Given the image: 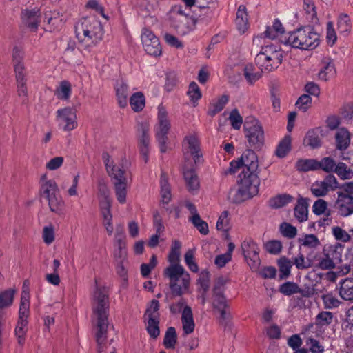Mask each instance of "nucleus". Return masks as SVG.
Segmentation results:
<instances>
[{
	"mask_svg": "<svg viewBox=\"0 0 353 353\" xmlns=\"http://www.w3.org/2000/svg\"><path fill=\"white\" fill-rule=\"evenodd\" d=\"M333 314L330 312L323 311L319 312L315 318V324L319 327L329 325L333 321Z\"/></svg>",
	"mask_w": 353,
	"mask_h": 353,
	"instance_id": "41",
	"label": "nucleus"
},
{
	"mask_svg": "<svg viewBox=\"0 0 353 353\" xmlns=\"http://www.w3.org/2000/svg\"><path fill=\"white\" fill-rule=\"evenodd\" d=\"M177 341L176 332L174 327H170L165 332L163 345L167 349H174Z\"/></svg>",
	"mask_w": 353,
	"mask_h": 353,
	"instance_id": "37",
	"label": "nucleus"
},
{
	"mask_svg": "<svg viewBox=\"0 0 353 353\" xmlns=\"http://www.w3.org/2000/svg\"><path fill=\"white\" fill-rule=\"evenodd\" d=\"M319 161L315 159H300L296 163L297 170L307 172L310 170H318Z\"/></svg>",
	"mask_w": 353,
	"mask_h": 353,
	"instance_id": "33",
	"label": "nucleus"
},
{
	"mask_svg": "<svg viewBox=\"0 0 353 353\" xmlns=\"http://www.w3.org/2000/svg\"><path fill=\"white\" fill-rule=\"evenodd\" d=\"M303 9L307 14V19L312 23H316L318 21V19L313 0H303Z\"/></svg>",
	"mask_w": 353,
	"mask_h": 353,
	"instance_id": "40",
	"label": "nucleus"
},
{
	"mask_svg": "<svg viewBox=\"0 0 353 353\" xmlns=\"http://www.w3.org/2000/svg\"><path fill=\"white\" fill-rule=\"evenodd\" d=\"M312 103V98L308 94H302L296 102V106L299 110L306 112Z\"/></svg>",
	"mask_w": 353,
	"mask_h": 353,
	"instance_id": "60",
	"label": "nucleus"
},
{
	"mask_svg": "<svg viewBox=\"0 0 353 353\" xmlns=\"http://www.w3.org/2000/svg\"><path fill=\"white\" fill-rule=\"evenodd\" d=\"M108 317L97 318V343H103L107 339Z\"/></svg>",
	"mask_w": 353,
	"mask_h": 353,
	"instance_id": "22",
	"label": "nucleus"
},
{
	"mask_svg": "<svg viewBox=\"0 0 353 353\" xmlns=\"http://www.w3.org/2000/svg\"><path fill=\"white\" fill-rule=\"evenodd\" d=\"M28 321H18L17 325L14 330V334L17 339V343L21 346H23L25 343L26 335L28 330Z\"/></svg>",
	"mask_w": 353,
	"mask_h": 353,
	"instance_id": "35",
	"label": "nucleus"
},
{
	"mask_svg": "<svg viewBox=\"0 0 353 353\" xmlns=\"http://www.w3.org/2000/svg\"><path fill=\"white\" fill-rule=\"evenodd\" d=\"M293 197L287 194H279L269 200V205L272 208L277 209L282 208L292 202Z\"/></svg>",
	"mask_w": 353,
	"mask_h": 353,
	"instance_id": "29",
	"label": "nucleus"
},
{
	"mask_svg": "<svg viewBox=\"0 0 353 353\" xmlns=\"http://www.w3.org/2000/svg\"><path fill=\"white\" fill-rule=\"evenodd\" d=\"M150 137H139V149L145 163H147L149 153Z\"/></svg>",
	"mask_w": 353,
	"mask_h": 353,
	"instance_id": "58",
	"label": "nucleus"
},
{
	"mask_svg": "<svg viewBox=\"0 0 353 353\" xmlns=\"http://www.w3.org/2000/svg\"><path fill=\"white\" fill-rule=\"evenodd\" d=\"M312 194L316 197L325 196L329 192V190L322 181H316L311 185Z\"/></svg>",
	"mask_w": 353,
	"mask_h": 353,
	"instance_id": "45",
	"label": "nucleus"
},
{
	"mask_svg": "<svg viewBox=\"0 0 353 353\" xmlns=\"http://www.w3.org/2000/svg\"><path fill=\"white\" fill-rule=\"evenodd\" d=\"M341 248L339 243L334 246H330L327 249H323V255L319 259L316 267L323 270H331L335 268L334 259H339L340 254L337 252V248Z\"/></svg>",
	"mask_w": 353,
	"mask_h": 353,
	"instance_id": "14",
	"label": "nucleus"
},
{
	"mask_svg": "<svg viewBox=\"0 0 353 353\" xmlns=\"http://www.w3.org/2000/svg\"><path fill=\"white\" fill-rule=\"evenodd\" d=\"M306 344L309 346L312 353H324V347L318 340L309 337L306 341Z\"/></svg>",
	"mask_w": 353,
	"mask_h": 353,
	"instance_id": "63",
	"label": "nucleus"
},
{
	"mask_svg": "<svg viewBox=\"0 0 353 353\" xmlns=\"http://www.w3.org/2000/svg\"><path fill=\"white\" fill-rule=\"evenodd\" d=\"M278 266L281 272L280 279H283L288 277L292 266V262L286 257H282L278 261Z\"/></svg>",
	"mask_w": 353,
	"mask_h": 353,
	"instance_id": "42",
	"label": "nucleus"
},
{
	"mask_svg": "<svg viewBox=\"0 0 353 353\" xmlns=\"http://www.w3.org/2000/svg\"><path fill=\"white\" fill-rule=\"evenodd\" d=\"M14 290H8L0 293V309L9 307L12 304Z\"/></svg>",
	"mask_w": 353,
	"mask_h": 353,
	"instance_id": "48",
	"label": "nucleus"
},
{
	"mask_svg": "<svg viewBox=\"0 0 353 353\" xmlns=\"http://www.w3.org/2000/svg\"><path fill=\"white\" fill-rule=\"evenodd\" d=\"M130 105L134 112H140L145 107V97L141 92L134 93L130 98Z\"/></svg>",
	"mask_w": 353,
	"mask_h": 353,
	"instance_id": "32",
	"label": "nucleus"
},
{
	"mask_svg": "<svg viewBox=\"0 0 353 353\" xmlns=\"http://www.w3.org/2000/svg\"><path fill=\"white\" fill-rule=\"evenodd\" d=\"M170 279L169 286L174 296H181L190 283V275L179 263L170 264L163 271Z\"/></svg>",
	"mask_w": 353,
	"mask_h": 353,
	"instance_id": "3",
	"label": "nucleus"
},
{
	"mask_svg": "<svg viewBox=\"0 0 353 353\" xmlns=\"http://www.w3.org/2000/svg\"><path fill=\"white\" fill-rule=\"evenodd\" d=\"M14 69L15 72L16 80L17 83L18 93L19 96L27 95V88L26 86V72L23 64H14Z\"/></svg>",
	"mask_w": 353,
	"mask_h": 353,
	"instance_id": "18",
	"label": "nucleus"
},
{
	"mask_svg": "<svg viewBox=\"0 0 353 353\" xmlns=\"http://www.w3.org/2000/svg\"><path fill=\"white\" fill-rule=\"evenodd\" d=\"M336 148L339 150H344L347 148L350 143V133L344 128L339 129L336 135Z\"/></svg>",
	"mask_w": 353,
	"mask_h": 353,
	"instance_id": "26",
	"label": "nucleus"
},
{
	"mask_svg": "<svg viewBox=\"0 0 353 353\" xmlns=\"http://www.w3.org/2000/svg\"><path fill=\"white\" fill-rule=\"evenodd\" d=\"M339 294L345 301H353V278H345L339 283Z\"/></svg>",
	"mask_w": 353,
	"mask_h": 353,
	"instance_id": "19",
	"label": "nucleus"
},
{
	"mask_svg": "<svg viewBox=\"0 0 353 353\" xmlns=\"http://www.w3.org/2000/svg\"><path fill=\"white\" fill-rule=\"evenodd\" d=\"M229 101V97L226 94L221 96L217 101L212 103L208 110V114L213 117L217 113L220 112L228 103Z\"/></svg>",
	"mask_w": 353,
	"mask_h": 353,
	"instance_id": "38",
	"label": "nucleus"
},
{
	"mask_svg": "<svg viewBox=\"0 0 353 353\" xmlns=\"http://www.w3.org/2000/svg\"><path fill=\"white\" fill-rule=\"evenodd\" d=\"M332 233L336 240L347 243L350 241L351 235L339 226H334L332 228Z\"/></svg>",
	"mask_w": 353,
	"mask_h": 353,
	"instance_id": "47",
	"label": "nucleus"
},
{
	"mask_svg": "<svg viewBox=\"0 0 353 353\" xmlns=\"http://www.w3.org/2000/svg\"><path fill=\"white\" fill-rule=\"evenodd\" d=\"M280 231L283 236L288 239L294 238L297 234L296 228L285 222L280 225Z\"/></svg>",
	"mask_w": 353,
	"mask_h": 353,
	"instance_id": "57",
	"label": "nucleus"
},
{
	"mask_svg": "<svg viewBox=\"0 0 353 353\" xmlns=\"http://www.w3.org/2000/svg\"><path fill=\"white\" fill-rule=\"evenodd\" d=\"M116 95L119 105L121 108L126 107L128 104V97L129 94V86L123 79L118 80L114 85Z\"/></svg>",
	"mask_w": 353,
	"mask_h": 353,
	"instance_id": "17",
	"label": "nucleus"
},
{
	"mask_svg": "<svg viewBox=\"0 0 353 353\" xmlns=\"http://www.w3.org/2000/svg\"><path fill=\"white\" fill-rule=\"evenodd\" d=\"M158 110L159 125L156 128V139L159 143L160 151L164 153L167 150V135L170 128V123L165 108L159 106Z\"/></svg>",
	"mask_w": 353,
	"mask_h": 353,
	"instance_id": "9",
	"label": "nucleus"
},
{
	"mask_svg": "<svg viewBox=\"0 0 353 353\" xmlns=\"http://www.w3.org/2000/svg\"><path fill=\"white\" fill-rule=\"evenodd\" d=\"M188 95L194 103L201 99V92L199 85L195 82H192L190 84Z\"/></svg>",
	"mask_w": 353,
	"mask_h": 353,
	"instance_id": "62",
	"label": "nucleus"
},
{
	"mask_svg": "<svg viewBox=\"0 0 353 353\" xmlns=\"http://www.w3.org/2000/svg\"><path fill=\"white\" fill-rule=\"evenodd\" d=\"M189 221L194 225V226L202 234H207L209 232L208 223L203 221L199 216H190Z\"/></svg>",
	"mask_w": 353,
	"mask_h": 353,
	"instance_id": "49",
	"label": "nucleus"
},
{
	"mask_svg": "<svg viewBox=\"0 0 353 353\" xmlns=\"http://www.w3.org/2000/svg\"><path fill=\"white\" fill-rule=\"evenodd\" d=\"M338 198L334 208L340 216L346 217L353 214V196L342 192H337Z\"/></svg>",
	"mask_w": 353,
	"mask_h": 353,
	"instance_id": "15",
	"label": "nucleus"
},
{
	"mask_svg": "<svg viewBox=\"0 0 353 353\" xmlns=\"http://www.w3.org/2000/svg\"><path fill=\"white\" fill-rule=\"evenodd\" d=\"M336 74V70L334 64L332 61L323 62V65L318 73V77L323 81H327L334 77Z\"/></svg>",
	"mask_w": 353,
	"mask_h": 353,
	"instance_id": "27",
	"label": "nucleus"
},
{
	"mask_svg": "<svg viewBox=\"0 0 353 353\" xmlns=\"http://www.w3.org/2000/svg\"><path fill=\"white\" fill-rule=\"evenodd\" d=\"M331 211L327 208V203L321 199H317L313 204L312 212L316 215H322L324 213Z\"/></svg>",
	"mask_w": 353,
	"mask_h": 353,
	"instance_id": "56",
	"label": "nucleus"
},
{
	"mask_svg": "<svg viewBox=\"0 0 353 353\" xmlns=\"http://www.w3.org/2000/svg\"><path fill=\"white\" fill-rule=\"evenodd\" d=\"M170 21L172 23V26L181 35H185L190 30H192L194 28L196 22L194 18L190 17L189 15L188 16V20L185 21V22H182L177 20H170Z\"/></svg>",
	"mask_w": 353,
	"mask_h": 353,
	"instance_id": "21",
	"label": "nucleus"
},
{
	"mask_svg": "<svg viewBox=\"0 0 353 353\" xmlns=\"http://www.w3.org/2000/svg\"><path fill=\"white\" fill-rule=\"evenodd\" d=\"M141 41L144 50L148 54L154 57H159L161 54V46L159 40L152 31L143 29Z\"/></svg>",
	"mask_w": 353,
	"mask_h": 353,
	"instance_id": "12",
	"label": "nucleus"
},
{
	"mask_svg": "<svg viewBox=\"0 0 353 353\" xmlns=\"http://www.w3.org/2000/svg\"><path fill=\"white\" fill-rule=\"evenodd\" d=\"M242 165V171L239 176L245 177L249 180L254 181V178L259 181L258 176V157L252 150H246L239 159Z\"/></svg>",
	"mask_w": 353,
	"mask_h": 353,
	"instance_id": "8",
	"label": "nucleus"
},
{
	"mask_svg": "<svg viewBox=\"0 0 353 353\" xmlns=\"http://www.w3.org/2000/svg\"><path fill=\"white\" fill-rule=\"evenodd\" d=\"M333 172L336 173L341 179H349L353 176V172L347 169V165L343 162L336 164Z\"/></svg>",
	"mask_w": 353,
	"mask_h": 353,
	"instance_id": "43",
	"label": "nucleus"
},
{
	"mask_svg": "<svg viewBox=\"0 0 353 353\" xmlns=\"http://www.w3.org/2000/svg\"><path fill=\"white\" fill-rule=\"evenodd\" d=\"M43 184L41 188V196L48 203L50 210L58 214L62 213L64 201L56 182L53 179L47 180L46 175L41 177Z\"/></svg>",
	"mask_w": 353,
	"mask_h": 353,
	"instance_id": "5",
	"label": "nucleus"
},
{
	"mask_svg": "<svg viewBox=\"0 0 353 353\" xmlns=\"http://www.w3.org/2000/svg\"><path fill=\"white\" fill-rule=\"evenodd\" d=\"M30 315V293L23 290L21 292L18 321H28Z\"/></svg>",
	"mask_w": 353,
	"mask_h": 353,
	"instance_id": "20",
	"label": "nucleus"
},
{
	"mask_svg": "<svg viewBox=\"0 0 353 353\" xmlns=\"http://www.w3.org/2000/svg\"><path fill=\"white\" fill-rule=\"evenodd\" d=\"M308 203L307 199L300 197L294 208V216L299 222L305 221L308 216Z\"/></svg>",
	"mask_w": 353,
	"mask_h": 353,
	"instance_id": "24",
	"label": "nucleus"
},
{
	"mask_svg": "<svg viewBox=\"0 0 353 353\" xmlns=\"http://www.w3.org/2000/svg\"><path fill=\"white\" fill-rule=\"evenodd\" d=\"M98 197L99 203L111 202L110 190L103 181H99L98 184Z\"/></svg>",
	"mask_w": 353,
	"mask_h": 353,
	"instance_id": "52",
	"label": "nucleus"
},
{
	"mask_svg": "<svg viewBox=\"0 0 353 353\" xmlns=\"http://www.w3.org/2000/svg\"><path fill=\"white\" fill-rule=\"evenodd\" d=\"M110 170V173L108 174L112 177L113 182H127L125 172L123 170L117 166H112Z\"/></svg>",
	"mask_w": 353,
	"mask_h": 353,
	"instance_id": "54",
	"label": "nucleus"
},
{
	"mask_svg": "<svg viewBox=\"0 0 353 353\" xmlns=\"http://www.w3.org/2000/svg\"><path fill=\"white\" fill-rule=\"evenodd\" d=\"M113 184L118 201L121 203H125L127 182H113Z\"/></svg>",
	"mask_w": 353,
	"mask_h": 353,
	"instance_id": "44",
	"label": "nucleus"
},
{
	"mask_svg": "<svg viewBox=\"0 0 353 353\" xmlns=\"http://www.w3.org/2000/svg\"><path fill=\"white\" fill-rule=\"evenodd\" d=\"M242 254L252 271L259 270L261 260L259 252V248L257 244L252 240L244 241L241 243Z\"/></svg>",
	"mask_w": 353,
	"mask_h": 353,
	"instance_id": "11",
	"label": "nucleus"
},
{
	"mask_svg": "<svg viewBox=\"0 0 353 353\" xmlns=\"http://www.w3.org/2000/svg\"><path fill=\"white\" fill-rule=\"evenodd\" d=\"M59 126L65 131H70L77 126L76 111L72 108H65L57 112Z\"/></svg>",
	"mask_w": 353,
	"mask_h": 353,
	"instance_id": "13",
	"label": "nucleus"
},
{
	"mask_svg": "<svg viewBox=\"0 0 353 353\" xmlns=\"http://www.w3.org/2000/svg\"><path fill=\"white\" fill-rule=\"evenodd\" d=\"M213 307L214 309L228 307L224 292L213 293Z\"/></svg>",
	"mask_w": 353,
	"mask_h": 353,
	"instance_id": "61",
	"label": "nucleus"
},
{
	"mask_svg": "<svg viewBox=\"0 0 353 353\" xmlns=\"http://www.w3.org/2000/svg\"><path fill=\"white\" fill-rule=\"evenodd\" d=\"M248 16L245 6L241 5L236 12L235 23L238 30L241 33H244L248 28L249 23Z\"/></svg>",
	"mask_w": 353,
	"mask_h": 353,
	"instance_id": "23",
	"label": "nucleus"
},
{
	"mask_svg": "<svg viewBox=\"0 0 353 353\" xmlns=\"http://www.w3.org/2000/svg\"><path fill=\"white\" fill-rule=\"evenodd\" d=\"M284 39L285 44L301 50L314 49L319 44V34L310 26H303L289 32Z\"/></svg>",
	"mask_w": 353,
	"mask_h": 353,
	"instance_id": "2",
	"label": "nucleus"
},
{
	"mask_svg": "<svg viewBox=\"0 0 353 353\" xmlns=\"http://www.w3.org/2000/svg\"><path fill=\"white\" fill-rule=\"evenodd\" d=\"M318 170H323L324 172L330 173L334 171L336 165L335 161L331 157H324L319 161Z\"/></svg>",
	"mask_w": 353,
	"mask_h": 353,
	"instance_id": "53",
	"label": "nucleus"
},
{
	"mask_svg": "<svg viewBox=\"0 0 353 353\" xmlns=\"http://www.w3.org/2000/svg\"><path fill=\"white\" fill-rule=\"evenodd\" d=\"M291 149V137L285 136L278 145L275 154L279 158L285 157Z\"/></svg>",
	"mask_w": 353,
	"mask_h": 353,
	"instance_id": "36",
	"label": "nucleus"
},
{
	"mask_svg": "<svg viewBox=\"0 0 353 353\" xmlns=\"http://www.w3.org/2000/svg\"><path fill=\"white\" fill-rule=\"evenodd\" d=\"M146 329L151 337L154 339L157 338L160 334L159 319H148V325Z\"/></svg>",
	"mask_w": 353,
	"mask_h": 353,
	"instance_id": "51",
	"label": "nucleus"
},
{
	"mask_svg": "<svg viewBox=\"0 0 353 353\" xmlns=\"http://www.w3.org/2000/svg\"><path fill=\"white\" fill-rule=\"evenodd\" d=\"M284 32V28L281 21L276 19L272 26H268L264 32L265 37L271 39H275L279 34Z\"/></svg>",
	"mask_w": 353,
	"mask_h": 353,
	"instance_id": "30",
	"label": "nucleus"
},
{
	"mask_svg": "<svg viewBox=\"0 0 353 353\" xmlns=\"http://www.w3.org/2000/svg\"><path fill=\"white\" fill-rule=\"evenodd\" d=\"M283 57V52L276 46H265L256 54L255 64L262 72H269L281 64Z\"/></svg>",
	"mask_w": 353,
	"mask_h": 353,
	"instance_id": "4",
	"label": "nucleus"
},
{
	"mask_svg": "<svg viewBox=\"0 0 353 353\" xmlns=\"http://www.w3.org/2000/svg\"><path fill=\"white\" fill-rule=\"evenodd\" d=\"M184 178L189 191L197 190L199 188V181L194 170H188L184 172Z\"/></svg>",
	"mask_w": 353,
	"mask_h": 353,
	"instance_id": "31",
	"label": "nucleus"
},
{
	"mask_svg": "<svg viewBox=\"0 0 353 353\" xmlns=\"http://www.w3.org/2000/svg\"><path fill=\"white\" fill-rule=\"evenodd\" d=\"M324 306L327 309L338 307L341 302L332 294H324L322 296Z\"/></svg>",
	"mask_w": 353,
	"mask_h": 353,
	"instance_id": "59",
	"label": "nucleus"
},
{
	"mask_svg": "<svg viewBox=\"0 0 353 353\" xmlns=\"http://www.w3.org/2000/svg\"><path fill=\"white\" fill-rule=\"evenodd\" d=\"M229 119L231 122L232 126L234 129L239 130L241 128L243 123V119L236 109H234L231 112L229 116Z\"/></svg>",
	"mask_w": 353,
	"mask_h": 353,
	"instance_id": "64",
	"label": "nucleus"
},
{
	"mask_svg": "<svg viewBox=\"0 0 353 353\" xmlns=\"http://www.w3.org/2000/svg\"><path fill=\"white\" fill-rule=\"evenodd\" d=\"M243 128L250 146L255 149L261 148L264 142V132L259 121L253 117H248Z\"/></svg>",
	"mask_w": 353,
	"mask_h": 353,
	"instance_id": "7",
	"label": "nucleus"
},
{
	"mask_svg": "<svg viewBox=\"0 0 353 353\" xmlns=\"http://www.w3.org/2000/svg\"><path fill=\"white\" fill-rule=\"evenodd\" d=\"M76 36L81 48L90 51V48L101 41L103 30L101 23L93 18H83L75 26Z\"/></svg>",
	"mask_w": 353,
	"mask_h": 353,
	"instance_id": "1",
	"label": "nucleus"
},
{
	"mask_svg": "<svg viewBox=\"0 0 353 353\" xmlns=\"http://www.w3.org/2000/svg\"><path fill=\"white\" fill-rule=\"evenodd\" d=\"M71 94V84L67 81L61 82L60 86L57 89L56 95L60 99H68Z\"/></svg>",
	"mask_w": 353,
	"mask_h": 353,
	"instance_id": "46",
	"label": "nucleus"
},
{
	"mask_svg": "<svg viewBox=\"0 0 353 353\" xmlns=\"http://www.w3.org/2000/svg\"><path fill=\"white\" fill-rule=\"evenodd\" d=\"M239 177V188H232L228 192V199L233 203H241L245 200L252 198L259 192L260 181L255 177L254 181L249 180L245 177Z\"/></svg>",
	"mask_w": 353,
	"mask_h": 353,
	"instance_id": "6",
	"label": "nucleus"
},
{
	"mask_svg": "<svg viewBox=\"0 0 353 353\" xmlns=\"http://www.w3.org/2000/svg\"><path fill=\"white\" fill-rule=\"evenodd\" d=\"M299 285L291 281H287L279 286V292L285 295L290 296L298 293Z\"/></svg>",
	"mask_w": 353,
	"mask_h": 353,
	"instance_id": "50",
	"label": "nucleus"
},
{
	"mask_svg": "<svg viewBox=\"0 0 353 353\" xmlns=\"http://www.w3.org/2000/svg\"><path fill=\"white\" fill-rule=\"evenodd\" d=\"M322 142L319 136V132L317 129H312L308 130L304 139L303 145L308 146L312 149L320 148Z\"/></svg>",
	"mask_w": 353,
	"mask_h": 353,
	"instance_id": "25",
	"label": "nucleus"
},
{
	"mask_svg": "<svg viewBox=\"0 0 353 353\" xmlns=\"http://www.w3.org/2000/svg\"><path fill=\"white\" fill-rule=\"evenodd\" d=\"M161 194L162 202L168 203L171 199L170 186L168 183V176L165 172H162L160 179Z\"/></svg>",
	"mask_w": 353,
	"mask_h": 353,
	"instance_id": "28",
	"label": "nucleus"
},
{
	"mask_svg": "<svg viewBox=\"0 0 353 353\" xmlns=\"http://www.w3.org/2000/svg\"><path fill=\"white\" fill-rule=\"evenodd\" d=\"M188 14L185 13L183 7L181 5H175L172 7L169 12L170 20H177L185 22L188 20Z\"/></svg>",
	"mask_w": 353,
	"mask_h": 353,
	"instance_id": "39",
	"label": "nucleus"
},
{
	"mask_svg": "<svg viewBox=\"0 0 353 353\" xmlns=\"http://www.w3.org/2000/svg\"><path fill=\"white\" fill-rule=\"evenodd\" d=\"M93 312L97 318L108 317L109 310L108 290L105 287H97L94 294Z\"/></svg>",
	"mask_w": 353,
	"mask_h": 353,
	"instance_id": "10",
	"label": "nucleus"
},
{
	"mask_svg": "<svg viewBox=\"0 0 353 353\" xmlns=\"http://www.w3.org/2000/svg\"><path fill=\"white\" fill-rule=\"evenodd\" d=\"M243 75L248 83L252 85L261 77L262 72L254 71V66L252 64H248L244 68Z\"/></svg>",
	"mask_w": 353,
	"mask_h": 353,
	"instance_id": "34",
	"label": "nucleus"
},
{
	"mask_svg": "<svg viewBox=\"0 0 353 353\" xmlns=\"http://www.w3.org/2000/svg\"><path fill=\"white\" fill-rule=\"evenodd\" d=\"M21 17L24 23L32 31H35L37 29L40 17L39 9L23 10L21 12Z\"/></svg>",
	"mask_w": 353,
	"mask_h": 353,
	"instance_id": "16",
	"label": "nucleus"
},
{
	"mask_svg": "<svg viewBox=\"0 0 353 353\" xmlns=\"http://www.w3.org/2000/svg\"><path fill=\"white\" fill-rule=\"evenodd\" d=\"M185 142L188 144L191 154L199 158V148L197 139L194 136H188L185 138Z\"/></svg>",
	"mask_w": 353,
	"mask_h": 353,
	"instance_id": "55",
	"label": "nucleus"
}]
</instances>
